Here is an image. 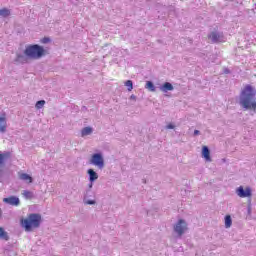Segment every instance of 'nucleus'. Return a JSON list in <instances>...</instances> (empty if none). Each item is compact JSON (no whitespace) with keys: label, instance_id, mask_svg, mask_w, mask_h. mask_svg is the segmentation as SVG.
Here are the masks:
<instances>
[{"label":"nucleus","instance_id":"1","mask_svg":"<svg viewBox=\"0 0 256 256\" xmlns=\"http://www.w3.org/2000/svg\"><path fill=\"white\" fill-rule=\"evenodd\" d=\"M239 105L242 109L256 110V90L251 85H246L240 93Z\"/></svg>","mask_w":256,"mask_h":256},{"label":"nucleus","instance_id":"2","mask_svg":"<svg viewBox=\"0 0 256 256\" xmlns=\"http://www.w3.org/2000/svg\"><path fill=\"white\" fill-rule=\"evenodd\" d=\"M41 225V215L30 214L27 218L21 220V226L27 233L37 229Z\"/></svg>","mask_w":256,"mask_h":256},{"label":"nucleus","instance_id":"3","mask_svg":"<svg viewBox=\"0 0 256 256\" xmlns=\"http://www.w3.org/2000/svg\"><path fill=\"white\" fill-rule=\"evenodd\" d=\"M24 55L27 57V59H41V57H44L45 55V49L37 44L28 45L24 50Z\"/></svg>","mask_w":256,"mask_h":256},{"label":"nucleus","instance_id":"4","mask_svg":"<svg viewBox=\"0 0 256 256\" xmlns=\"http://www.w3.org/2000/svg\"><path fill=\"white\" fill-rule=\"evenodd\" d=\"M89 163L100 170L105 169V158L102 153H94L91 156Z\"/></svg>","mask_w":256,"mask_h":256},{"label":"nucleus","instance_id":"5","mask_svg":"<svg viewBox=\"0 0 256 256\" xmlns=\"http://www.w3.org/2000/svg\"><path fill=\"white\" fill-rule=\"evenodd\" d=\"M236 195L240 197V199H251V197H253V190L249 186H239L236 188Z\"/></svg>","mask_w":256,"mask_h":256},{"label":"nucleus","instance_id":"6","mask_svg":"<svg viewBox=\"0 0 256 256\" xmlns=\"http://www.w3.org/2000/svg\"><path fill=\"white\" fill-rule=\"evenodd\" d=\"M173 229L178 237H182L187 232V222L183 219H180L174 224Z\"/></svg>","mask_w":256,"mask_h":256},{"label":"nucleus","instance_id":"7","mask_svg":"<svg viewBox=\"0 0 256 256\" xmlns=\"http://www.w3.org/2000/svg\"><path fill=\"white\" fill-rule=\"evenodd\" d=\"M3 202L7 203V205H12L13 207H19V205H21V200H19V197L16 196L4 198Z\"/></svg>","mask_w":256,"mask_h":256},{"label":"nucleus","instance_id":"8","mask_svg":"<svg viewBox=\"0 0 256 256\" xmlns=\"http://www.w3.org/2000/svg\"><path fill=\"white\" fill-rule=\"evenodd\" d=\"M209 39L212 41V43H221L223 42V34L219 32H212L209 35Z\"/></svg>","mask_w":256,"mask_h":256},{"label":"nucleus","instance_id":"9","mask_svg":"<svg viewBox=\"0 0 256 256\" xmlns=\"http://www.w3.org/2000/svg\"><path fill=\"white\" fill-rule=\"evenodd\" d=\"M87 175L89 183H94V181H97V179H99V174L92 168L87 170Z\"/></svg>","mask_w":256,"mask_h":256},{"label":"nucleus","instance_id":"10","mask_svg":"<svg viewBox=\"0 0 256 256\" xmlns=\"http://www.w3.org/2000/svg\"><path fill=\"white\" fill-rule=\"evenodd\" d=\"M0 133H7V117L0 116Z\"/></svg>","mask_w":256,"mask_h":256},{"label":"nucleus","instance_id":"11","mask_svg":"<svg viewBox=\"0 0 256 256\" xmlns=\"http://www.w3.org/2000/svg\"><path fill=\"white\" fill-rule=\"evenodd\" d=\"M202 157L205 159V161L211 162V151L209 150V147H202Z\"/></svg>","mask_w":256,"mask_h":256},{"label":"nucleus","instance_id":"12","mask_svg":"<svg viewBox=\"0 0 256 256\" xmlns=\"http://www.w3.org/2000/svg\"><path fill=\"white\" fill-rule=\"evenodd\" d=\"M173 89L175 88L170 82H166L162 86H160V91H162V93H168V91H173Z\"/></svg>","mask_w":256,"mask_h":256},{"label":"nucleus","instance_id":"13","mask_svg":"<svg viewBox=\"0 0 256 256\" xmlns=\"http://www.w3.org/2000/svg\"><path fill=\"white\" fill-rule=\"evenodd\" d=\"M19 179H21V181H26V183H33V178L27 173L19 174Z\"/></svg>","mask_w":256,"mask_h":256},{"label":"nucleus","instance_id":"14","mask_svg":"<svg viewBox=\"0 0 256 256\" xmlns=\"http://www.w3.org/2000/svg\"><path fill=\"white\" fill-rule=\"evenodd\" d=\"M93 133V128L85 127L81 130V137H87V135H91Z\"/></svg>","mask_w":256,"mask_h":256},{"label":"nucleus","instance_id":"15","mask_svg":"<svg viewBox=\"0 0 256 256\" xmlns=\"http://www.w3.org/2000/svg\"><path fill=\"white\" fill-rule=\"evenodd\" d=\"M16 61L18 63H27V56L23 54H17Z\"/></svg>","mask_w":256,"mask_h":256},{"label":"nucleus","instance_id":"16","mask_svg":"<svg viewBox=\"0 0 256 256\" xmlns=\"http://www.w3.org/2000/svg\"><path fill=\"white\" fill-rule=\"evenodd\" d=\"M145 87L146 89H148V91H151L152 93H155L156 91L155 84H153V82L151 81H147Z\"/></svg>","mask_w":256,"mask_h":256},{"label":"nucleus","instance_id":"17","mask_svg":"<svg viewBox=\"0 0 256 256\" xmlns=\"http://www.w3.org/2000/svg\"><path fill=\"white\" fill-rule=\"evenodd\" d=\"M0 239H4L5 241H9V235L5 232V229L0 227Z\"/></svg>","mask_w":256,"mask_h":256},{"label":"nucleus","instance_id":"18","mask_svg":"<svg viewBox=\"0 0 256 256\" xmlns=\"http://www.w3.org/2000/svg\"><path fill=\"white\" fill-rule=\"evenodd\" d=\"M233 225V220L229 215L225 216V227L226 229H229Z\"/></svg>","mask_w":256,"mask_h":256},{"label":"nucleus","instance_id":"19","mask_svg":"<svg viewBox=\"0 0 256 256\" xmlns=\"http://www.w3.org/2000/svg\"><path fill=\"white\" fill-rule=\"evenodd\" d=\"M11 15V11L7 8H3L0 10V16L1 17H9Z\"/></svg>","mask_w":256,"mask_h":256},{"label":"nucleus","instance_id":"20","mask_svg":"<svg viewBox=\"0 0 256 256\" xmlns=\"http://www.w3.org/2000/svg\"><path fill=\"white\" fill-rule=\"evenodd\" d=\"M7 157H9V154L7 153H0V169L1 167H3L4 163H5V159H7Z\"/></svg>","mask_w":256,"mask_h":256},{"label":"nucleus","instance_id":"21","mask_svg":"<svg viewBox=\"0 0 256 256\" xmlns=\"http://www.w3.org/2000/svg\"><path fill=\"white\" fill-rule=\"evenodd\" d=\"M23 197H25V199H33V192L28 191V190H24L22 192Z\"/></svg>","mask_w":256,"mask_h":256},{"label":"nucleus","instance_id":"22","mask_svg":"<svg viewBox=\"0 0 256 256\" xmlns=\"http://www.w3.org/2000/svg\"><path fill=\"white\" fill-rule=\"evenodd\" d=\"M35 107L36 109H43V107H45V100L37 101Z\"/></svg>","mask_w":256,"mask_h":256},{"label":"nucleus","instance_id":"23","mask_svg":"<svg viewBox=\"0 0 256 256\" xmlns=\"http://www.w3.org/2000/svg\"><path fill=\"white\" fill-rule=\"evenodd\" d=\"M125 86L128 87V91H133V81L127 80Z\"/></svg>","mask_w":256,"mask_h":256},{"label":"nucleus","instance_id":"24","mask_svg":"<svg viewBox=\"0 0 256 256\" xmlns=\"http://www.w3.org/2000/svg\"><path fill=\"white\" fill-rule=\"evenodd\" d=\"M84 204L85 205H96L97 204V201L95 200H89L87 198H84Z\"/></svg>","mask_w":256,"mask_h":256},{"label":"nucleus","instance_id":"25","mask_svg":"<svg viewBox=\"0 0 256 256\" xmlns=\"http://www.w3.org/2000/svg\"><path fill=\"white\" fill-rule=\"evenodd\" d=\"M166 129H175V125H173V124H168V125L166 126Z\"/></svg>","mask_w":256,"mask_h":256},{"label":"nucleus","instance_id":"26","mask_svg":"<svg viewBox=\"0 0 256 256\" xmlns=\"http://www.w3.org/2000/svg\"><path fill=\"white\" fill-rule=\"evenodd\" d=\"M50 39L49 38H44L42 39V43H49Z\"/></svg>","mask_w":256,"mask_h":256},{"label":"nucleus","instance_id":"27","mask_svg":"<svg viewBox=\"0 0 256 256\" xmlns=\"http://www.w3.org/2000/svg\"><path fill=\"white\" fill-rule=\"evenodd\" d=\"M201 135V132L199 130L194 131V136Z\"/></svg>","mask_w":256,"mask_h":256},{"label":"nucleus","instance_id":"28","mask_svg":"<svg viewBox=\"0 0 256 256\" xmlns=\"http://www.w3.org/2000/svg\"><path fill=\"white\" fill-rule=\"evenodd\" d=\"M89 189H93V182L89 183Z\"/></svg>","mask_w":256,"mask_h":256},{"label":"nucleus","instance_id":"29","mask_svg":"<svg viewBox=\"0 0 256 256\" xmlns=\"http://www.w3.org/2000/svg\"><path fill=\"white\" fill-rule=\"evenodd\" d=\"M130 99H136L135 95H131Z\"/></svg>","mask_w":256,"mask_h":256},{"label":"nucleus","instance_id":"30","mask_svg":"<svg viewBox=\"0 0 256 256\" xmlns=\"http://www.w3.org/2000/svg\"><path fill=\"white\" fill-rule=\"evenodd\" d=\"M113 50H114V51H119V49H117L116 47H113Z\"/></svg>","mask_w":256,"mask_h":256},{"label":"nucleus","instance_id":"31","mask_svg":"<svg viewBox=\"0 0 256 256\" xmlns=\"http://www.w3.org/2000/svg\"><path fill=\"white\" fill-rule=\"evenodd\" d=\"M2 211H1V208H0V215H1Z\"/></svg>","mask_w":256,"mask_h":256}]
</instances>
